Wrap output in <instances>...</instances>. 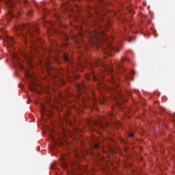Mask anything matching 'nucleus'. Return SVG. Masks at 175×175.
Here are the masks:
<instances>
[{"instance_id":"nucleus-29","label":"nucleus","mask_w":175,"mask_h":175,"mask_svg":"<svg viewBox=\"0 0 175 175\" xmlns=\"http://www.w3.org/2000/svg\"><path fill=\"white\" fill-rule=\"evenodd\" d=\"M49 64H50V63L48 62L47 64L49 65Z\"/></svg>"},{"instance_id":"nucleus-5","label":"nucleus","mask_w":175,"mask_h":175,"mask_svg":"<svg viewBox=\"0 0 175 175\" xmlns=\"http://www.w3.org/2000/svg\"><path fill=\"white\" fill-rule=\"evenodd\" d=\"M77 88L78 90L79 95H81V94H83V92H85V90H87V87H85V85L84 84L77 85Z\"/></svg>"},{"instance_id":"nucleus-17","label":"nucleus","mask_w":175,"mask_h":175,"mask_svg":"<svg viewBox=\"0 0 175 175\" xmlns=\"http://www.w3.org/2000/svg\"><path fill=\"white\" fill-rule=\"evenodd\" d=\"M116 103L118 106H120V101H118V100L116 99Z\"/></svg>"},{"instance_id":"nucleus-36","label":"nucleus","mask_w":175,"mask_h":175,"mask_svg":"<svg viewBox=\"0 0 175 175\" xmlns=\"http://www.w3.org/2000/svg\"><path fill=\"white\" fill-rule=\"evenodd\" d=\"M71 64H73V62H71Z\"/></svg>"},{"instance_id":"nucleus-10","label":"nucleus","mask_w":175,"mask_h":175,"mask_svg":"<svg viewBox=\"0 0 175 175\" xmlns=\"http://www.w3.org/2000/svg\"><path fill=\"white\" fill-rule=\"evenodd\" d=\"M90 36H92V38H96V36H98V32L95 31L94 35L90 33Z\"/></svg>"},{"instance_id":"nucleus-32","label":"nucleus","mask_w":175,"mask_h":175,"mask_svg":"<svg viewBox=\"0 0 175 175\" xmlns=\"http://www.w3.org/2000/svg\"><path fill=\"white\" fill-rule=\"evenodd\" d=\"M129 42H131V39L129 40Z\"/></svg>"},{"instance_id":"nucleus-35","label":"nucleus","mask_w":175,"mask_h":175,"mask_svg":"<svg viewBox=\"0 0 175 175\" xmlns=\"http://www.w3.org/2000/svg\"><path fill=\"white\" fill-rule=\"evenodd\" d=\"M77 69H79V68H76V70H77Z\"/></svg>"},{"instance_id":"nucleus-26","label":"nucleus","mask_w":175,"mask_h":175,"mask_svg":"<svg viewBox=\"0 0 175 175\" xmlns=\"http://www.w3.org/2000/svg\"><path fill=\"white\" fill-rule=\"evenodd\" d=\"M14 58H16V55H13Z\"/></svg>"},{"instance_id":"nucleus-28","label":"nucleus","mask_w":175,"mask_h":175,"mask_svg":"<svg viewBox=\"0 0 175 175\" xmlns=\"http://www.w3.org/2000/svg\"><path fill=\"white\" fill-rule=\"evenodd\" d=\"M106 125H109V123L106 122Z\"/></svg>"},{"instance_id":"nucleus-27","label":"nucleus","mask_w":175,"mask_h":175,"mask_svg":"<svg viewBox=\"0 0 175 175\" xmlns=\"http://www.w3.org/2000/svg\"><path fill=\"white\" fill-rule=\"evenodd\" d=\"M72 68H75V66L72 65Z\"/></svg>"},{"instance_id":"nucleus-25","label":"nucleus","mask_w":175,"mask_h":175,"mask_svg":"<svg viewBox=\"0 0 175 175\" xmlns=\"http://www.w3.org/2000/svg\"><path fill=\"white\" fill-rule=\"evenodd\" d=\"M42 107V110H43V111H44V107Z\"/></svg>"},{"instance_id":"nucleus-18","label":"nucleus","mask_w":175,"mask_h":175,"mask_svg":"<svg viewBox=\"0 0 175 175\" xmlns=\"http://www.w3.org/2000/svg\"><path fill=\"white\" fill-rule=\"evenodd\" d=\"M23 3H25V5L28 3V0H23Z\"/></svg>"},{"instance_id":"nucleus-11","label":"nucleus","mask_w":175,"mask_h":175,"mask_svg":"<svg viewBox=\"0 0 175 175\" xmlns=\"http://www.w3.org/2000/svg\"><path fill=\"white\" fill-rule=\"evenodd\" d=\"M10 42H11L12 43L14 42V38H10V40H9V41H8V43H10Z\"/></svg>"},{"instance_id":"nucleus-21","label":"nucleus","mask_w":175,"mask_h":175,"mask_svg":"<svg viewBox=\"0 0 175 175\" xmlns=\"http://www.w3.org/2000/svg\"><path fill=\"white\" fill-rule=\"evenodd\" d=\"M29 16H32V12H29V13L28 14Z\"/></svg>"},{"instance_id":"nucleus-30","label":"nucleus","mask_w":175,"mask_h":175,"mask_svg":"<svg viewBox=\"0 0 175 175\" xmlns=\"http://www.w3.org/2000/svg\"><path fill=\"white\" fill-rule=\"evenodd\" d=\"M69 72V71L68 70H67V73H68Z\"/></svg>"},{"instance_id":"nucleus-1","label":"nucleus","mask_w":175,"mask_h":175,"mask_svg":"<svg viewBox=\"0 0 175 175\" xmlns=\"http://www.w3.org/2000/svg\"><path fill=\"white\" fill-rule=\"evenodd\" d=\"M81 68L85 66L86 68H90L92 72V77L95 81L98 82V85H103V79H105V75L107 73L110 75V82L111 84H115L116 87H118V84L114 79V72L113 68L110 65L106 64L100 59H97L94 62H90L86 61L83 64H80Z\"/></svg>"},{"instance_id":"nucleus-4","label":"nucleus","mask_w":175,"mask_h":175,"mask_svg":"<svg viewBox=\"0 0 175 175\" xmlns=\"http://www.w3.org/2000/svg\"><path fill=\"white\" fill-rule=\"evenodd\" d=\"M110 51H117V49H115L114 46H113V45L107 44V49H104V53L105 54H109Z\"/></svg>"},{"instance_id":"nucleus-14","label":"nucleus","mask_w":175,"mask_h":175,"mask_svg":"<svg viewBox=\"0 0 175 175\" xmlns=\"http://www.w3.org/2000/svg\"><path fill=\"white\" fill-rule=\"evenodd\" d=\"M103 39L105 40V42H107L109 39V38L107 36H105V37L103 38Z\"/></svg>"},{"instance_id":"nucleus-33","label":"nucleus","mask_w":175,"mask_h":175,"mask_svg":"<svg viewBox=\"0 0 175 175\" xmlns=\"http://www.w3.org/2000/svg\"><path fill=\"white\" fill-rule=\"evenodd\" d=\"M127 80H129V78H127Z\"/></svg>"},{"instance_id":"nucleus-31","label":"nucleus","mask_w":175,"mask_h":175,"mask_svg":"<svg viewBox=\"0 0 175 175\" xmlns=\"http://www.w3.org/2000/svg\"><path fill=\"white\" fill-rule=\"evenodd\" d=\"M155 103H157V104H158V102H157V103L154 102V104H155Z\"/></svg>"},{"instance_id":"nucleus-19","label":"nucleus","mask_w":175,"mask_h":175,"mask_svg":"<svg viewBox=\"0 0 175 175\" xmlns=\"http://www.w3.org/2000/svg\"><path fill=\"white\" fill-rule=\"evenodd\" d=\"M108 116L113 117V113H111V112L109 113Z\"/></svg>"},{"instance_id":"nucleus-8","label":"nucleus","mask_w":175,"mask_h":175,"mask_svg":"<svg viewBox=\"0 0 175 175\" xmlns=\"http://www.w3.org/2000/svg\"><path fill=\"white\" fill-rule=\"evenodd\" d=\"M86 96H80V99H81V101L83 103H84L85 100H88V95L87 94H85Z\"/></svg>"},{"instance_id":"nucleus-13","label":"nucleus","mask_w":175,"mask_h":175,"mask_svg":"<svg viewBox=\"0 0 175 175\" xmlns=\"http://www.w3.org/2000/svg\"><path fill=\"white\" fill-rule=\"evenodd\" d=\"M32 75L29 74V72H27V79H31V77H32Z\"/></svg>"},{"instance_id":"nucleus-34","label":"nucleus","mask_w":175,"mask_h":175,"mask_svg":"<svg viewBox=\"0 0 175 175\" xmlns=\"http://www.w3.org/2000/svg\"><path fill=\"white\" fill-rule=\"evenodd\" d=\"M103 120H105V118H103Z\"/></svg>"},{"instance_id":"nucleus-3","label":"nucleus","mask_w":175,"mask_h":175,"mask_svg":"<svg viewBox=\"0 0 175 175\" xmlns=\"http://www.w3.org/2000/svg\"><path fill=\"white\" fill-rule=\"evenodd\" d=\"M4 2L6 3V6L8 10V14L7 15V17L9 20L10 18H14L16 17V14L18 16V12L12 10V9L14 8V5H16V3L13 0H3Z\"/></svg>"},{"instance_id":"nucleus-22","label":"nucleus","mask_w":175,"mask_h":175,"mask_svg":"<svg viewBox=\"0 0 175 175\" xmlns=\"http://www.w3.org/2000/svg\"><path fill=\"white\" fill-rule=\"evenodd\" d=\"M21 69L24 70V67H23V66H21Z\"/></svg>"},{"instance_id":"nucleus-20","label":"nucleus","mask_w":175,"mask_h":175,"mask_svg":"<svg viewBox=\"0 0 175 175\" xmlns=\"http://www.w3.org/2000/svg\"><path fill=\"white\" fill-rule=\"evenodd\" d=\"M51 137H52L53 142H54V143H57V141H55V140H54V137L51 136Z\"/></svg>"},{"instance_id":"nucleus-24","label":"nucleus","mask_w":175,"mask_h":175,"mask_svg":"<svg viewBox=\"0 0 175 175\" xmlns=\"http://www.w3.org/2000/svg\"><path fill=\"white\" fill-rule=\"evenodd\" d=\"M100 2H105L104 0H100Z\"/></svg>"},{"instance_id":"nucleus-16","label":"nucleus","mask_w":175,"mask_h":175,"mask_svg":"<svg viewBox=\"0 0 175 175\" xmlns=\"http://www.w3.org/2000/svg\"><path fill=\"white\" fill-rule=\"evenodd\" d=\"M29 88L31 91H36V89L35 88L30 87Z\"/></svg>"},{"instance_id":"nucleus-15","label":"nucleus","mask_w":175,"mask_h":175,"mask_svg":"<svg viewBox=\"0 0 175 175\" xmlns=\"http://www.w3.org/2000/svg\"><path fill=\"white\" fill-rule=\"evenodd\" d=\"M129 136L130 137H133V136H135V135L133 134V133H131L129 135Z\"/></svg>"},{"instance_id":"nucleus-7","label":"nucleus","mask_w":175,"mask_h":175,"mask_svg":"<svg viewBox=\"0 0 175 175\" xmlns=\"http://www.w3.org/2000/svg\"><path fill=\"white\" fill-rule=\"evenodd\" d=\"M64 59L66 61V62H70V59H69V54L65 53L64 55Z\"/></svg>"},{"instance_id":"nucleus-23","label":"nucleus","mask_w":175,"mask_h":175,"mask_svg":"<svg viewBox=\"0 0 175 175\" xmlns=\"http://www.w3.org/2000/svg\"><path fill=\"white\" fill-rule=\"evenodd\" d=\"M57 18H61V16H57Z\"/></svg>"},{"instance_id":"nucleus-12","label":"nucleus","mask_w":175,"mask_h":175,"mask_svg":"<svg viewBox=\"0 0 175 175\" xmlns=\"http://www.w3.org/2000/svg\"><path fill=\"white\" fill-rule=\"evenodd\" d=\"M116 68H117V69H121V64L120 63H117Z\"/></svg>"},{"instance_id":"nucleus-6","label":"nucleus","mask_w":175,"mask_h":175,"mask_svg":"<svg viewBox=\"0 0 175 175\" xmlns=\"http://www.w3.org/2000/svg\"><path fill=\"white\" fill-rule=\"evenodd\" d=\"M94 124L96 125L98 124L100 126V128H102L103 129H106V125L103 124V123L100 122V120H94Z\"/></svg>"},{"instance_id":"nucleus-2","label":"nucleus","mask_w":175,"mask_h":175,"mask_svg":"<svg viewBox=\"0 0 175 175\" xmlns=\"http://www.w3.org/2000/svg\"><path fill=\"white\" fill-rule=\"evenodd\" d=\"M14 31L16 32L18 36H21L25 40H27V38H33V33L38 35L39 29L38 27L32 25H25L21 23L14 27Z\"/></svg>"},{"instance_id":"nucleus-9","label":"nucleus","mask_w":175,"mask_h":175,"mask_svg":"<svg viewBox=\"0 0 175 175\" xmlns=\"http://www.w3.org/2000/svg\"><path fill=\"white\" fill-rule=\"evenodd\" d=\"M93 147L94 148H99V142L97 143H93Z\"/></svg>"}]
</instances>
